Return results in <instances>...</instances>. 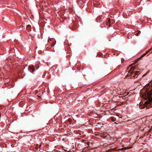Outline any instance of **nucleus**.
<instances>
[{"label":"nucleus","mask_w":152,"mask_h":152,"mask_svg":"<svg viewBox=\"0 0 152 152\" xmlns=\"http://www.w3.org/2000/svg\"><path fill=\"white\" fill-rule=\"evenodd\" d=\"M147 52L148 53L149 52L150 53H152V49H151L148 50L147 51Z\"/></svg>","instance_id":"obj_7"},{"label":"nucleus","mask_w":152,"mask_h":152,"mask_svg":"<svg viewBox=\"0 0 152 152\" xmlns=\"http://www.w3.org/2000/svg\"><path fill=\"white\" fill-rule=\"evenodd\" d=\"M56 42H54V43H53V45H51V47H53L54 46V45L55 44H56Z\"/></svg>","instance_id":"obj_14"},{"label":"nucleus","mask_w":152,"mask_h":152,"mask_svg":"<svg viewBox=\"0 0 152 152\" xmlns=\"http://www.w3.org/2000/svg\"><path fill=\"white\" fill-rule=\"evenodd\" d=\"M126 148H121V149H119L118 150H124V149H126Z\"/></svg>","instance_id":"obj_13"},{"label":"nucleus","mask_w":152,"mask_h":152,"mask_svg":"<svg viewBox=\"0 0 152 152\" xmlns=\"http://www.w3.org/2000/svg\"><path fill=\"white\" fill-rule=\"evenodd\" d=\"M38 146H39V145L37 144V147H38Z\"/></svg>","instance_id":"obj_19"},{"label":"nucleus","mask_w":152,"mask_h":152,"mask_svg":"<svg viewBox=\"0 0 152 152\" xmlns=\"http://www.w3.org/2000/svg\"><path fill=\"white\" fill-rule=\"evenodd\" d=\"M112 20H111L109 18H107L106 19V21L107 23H108V24H110V23H111V21Z\"/></svg>","instance_id":"obj_4"},{"label":"nucleus","mask_w":152,"mask_h":152,"mask_svg":"<svg viewBox=\"0 0 152 152\" xmlns=\"http://www.w3.org/2000/svg\"><path fill=\"white\" fill-rule=\"evenodd\" d=\"M148 53L147 52V51H146V53H144L142 56H141V57H143L144 56H145Z\"/></svg>","instance_id":"obj_9"},{"label":"nucleus","mask_w":152,"mask_h":152,"mask_svg":"<svg viewBox=\"0 0 152 152\" xmlns=\"http://www.w3.org/2000/svg\"><path fill=\"white\" fill-rule=\"evenodd\" d=\"M140 33V31H139L137 32V33H136L135 34V35L137 36L138 35V34H139Z\"/></svg>","instance_id":"obj_12"},{"label":"nucleus","mask_w":152,"mask_h":152,"mask_svg":"<svg viewBox=\"0 0 152 152\" xmlns=\"http://www.w3.org/2000/svg\"><path fill=\"white\" fill-rule=\"evenodd\" d=\"M121 63H122V60H121Z\"/></svg>","instance_id":"obj_20"},{"label":"nucleus","mask_w":152,"mask_h":152,"mask_svg":"<svg viewBox=\"0 0 152 152\" xmlns=\"http://www.w3.org/2000/svg\"><path fill=\"white\" fill-rule=\"evenodd\" d=\"M51 39H49L48 40V42H49L50 41H51Z\"/></svg>","instance_id":"obj_15"},{"label":"nucleus","mask_w":152,"mask_h":152,"mask_svg":"<svg viewBox=\"0 0 152 152\" xmlns=\"http://www.w3.org/2000/svg\"><path fill=\"white\" fill-rule=\"evenodd\" d=\"M148 53L147 52V51H146V53H144L142 56H141V57H143L144 56H145Z\"/></svg>","instance_id":"obj_10"},{"label":"nucleus","mask_w":152,"mask_h":152,"mask_svg":"<svg viewBox=\"0 0 152 152\" xmlns=\"http://www.w3.org/2000/svg\"><path fill=\"white\" fill-rule=\"evenodd\" d=\"M41 145H39V148H40V147Z\"/></svg>","instance_id":"obj_18"},{"label":"nucleus","mask_w":152,"mask_h":152,"mask_svg":"<svg viewBox=\"0 0 152 152\" xmlns=\"http://www.w3.org/2000/svg\"><path fill=\"white\" fill-rule=\"evenodd\" d=\"M7 65L8 66H10V63L9 64H7Z\"/></svg>","instance_id":"obj_17"},{"label":"nucleus","mask_w":152,"mask_h":152,"mask_svg":"<svg viewBox=\"0 0 152 152\" xmlns=\"http://www.w3.org/2000/svg\"><path fill=\"white\" fill-rule=\"evenodd\" d=\"M121 138H118L117 140V141L120 142H121Z\"/></svg>","instance_id":"obj_11"},{"label":"nucleus","mask_w":152,"mask_h":152,"mask_svg":"<svg viewBox=\"0 0 152 152\" xmlns=\"http://www.w3.org/2000/svg\"><path fill=\"white\" fill-rule=\"evenodd\" d=\"M34 68L33 66H29L28 70L30 72H32L34 71Z\"/></svg>","instance_id":"obj_3"},{"label":"nucleus","mask_w":152,"mask_h":152,"mask_svg":"<svg viewBox=\"0 0 152 152\" xmlns=\"http://www.w3.org/2000/svg\"><path fill=\"white\" fill-rule=\"evenodd\" d=\"M24 72H23V71H21V72L20 71V72H19V73H20V74H21V75H22V76H21V77L23 78V75H24V74H23V73Z\"/></svg>","instance_id":"obj_6"},{"label":"nucleus","mask_w":152,"mask_h":152,"mask_svg":"<svg viewBox=\"0 0 152 152\" xmlns=\"http://www.w3.org/2000/svg\"><path fill=\"white\" fill-rule=\"evenodd\" d=\"M114 150L113 149H111L108 151V152H113Z\"/></svg>","instance_id":"obj_8"},{"label":"nucleus","mask_w":152,"mask_h":152,"mask_svg":"<svg viewBox=\"0 0 152 152\" xmlns=\"http://www.w3.org/2000/svg\"><path fill=\"white\" fill-rule=\"evenodd\" d=\"M136 68L133 66L130 68L129 70L126 71L125 75H126L125 77H128V79L130 78H136L139 73V71H136Z\"/></svg>","instance_id":"obj_2"},{"label":"nucleus","mask_w":152,"mask_h":152,"mask_svg":"<svg viewBox=\"0 0 152 152\" xmlns=\"http://www.w3.org/2000/svg\"><path fill=\"white\" fill-rule=\"evenodd\" d=\"M142 97L147 100L145 103L147 104L149 106H151V107H152V87L147 90Z\"/></svg>","instance_id":"obj_1"},{"label":"nucleus","mask_w":152,"mask_h":152,"mask_svg":"<svg viewBox=\"0 0 152 152\" xmlns=\"http://www.w3.org/2000/svg\"><path fill=\"white\" fill-rule=\"evenodd\" d=\"M140 109H143L144 108V107H140Z\"/></svg>","instance_id":"obj_16"},{"label":"nucleus","mask_w":152,"mask_h":152,"mask_svg":"<svg viewBox=\"0 0 152 152\" xmlns=\"http://www.w3.org/2000/svg\"><path fill=\"white\" fill-rule=\"evenodd\" d=\"M26 28L28 31L31 30V27L30 25H27L26 26Z\"/></svg>","instance_id":"obj_5"}]
</instances>
